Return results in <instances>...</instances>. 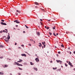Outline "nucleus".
<instances>
[{
	"mask_svg": "<svg viewBox=\"0 0 75 75\" xmlns=\"http://www.w3.org/2000/svg\"><path fill=\"white\" fill-rule=\"evenodd\" d=\"M8 38H5L7 40H6V39H4L5 41L6 42H8V40H9V39H10V36L9 35H8Z\"/></svg>",
	"mask_w": 75,
	"mask_h": 75,
	"instance_id": "obj_1",
	"label": "nucleus"
},
{
	"mask_svg": "<svg viewBox=\"0 0 75 75\" xmlns=\"http://www.w3.org/2000/svg\"><path fill=\"white\" fill-rule=\"evenodd\" d=\"M15 64H17V65H18L19 66H23V65L20 64L18 63V62H15Z\"/></svg>",
	"mask_w": 75,
	"mask_h": 75,
	"instance_id": "obj_2",
	"label": "nucleus"
},
{
	"mask_svg": "<svg viewBox=\"0 0 75 75\" xmlns=\"http://www.w3.org/2000/svg\"><path fill=\"white\" fill-rule=\"evenodd\" d=\"M35 60L36 62H39L40 60H39V59H38V58H36L35 59Z\"/></svg>",
	"mask_w": 75,
	"mask_h": 75,
	"instance_id": "obj_3",
	"label": "nucleus"
},
{
	"mask_svg": "<svg viewBox=\"0 0 75 75\" xmlns=\"http://www.w3.org/2000/svg\"><path fill=\"white\" fill-rule=\"evenodd\" d=\"M14 22H15V23H17L18 24H19L20 23V22L17 20H16L15 21H14Z\"/></svg>",
	"mask_w": 75,
	"mask_h": 75,
	"instance_id": "obj_4",
	"label": "nucleus"
},
{
	"mask_svg": "<svg viewBox=\"0 0 75 75\" xmlns=\"http://www.w3.org/2000/svg\"><path fill=\"white\" fill-rule=\"evenodd\" d=\"M1 24H2V25H7V24L5 23H4L3 22H1Z\"/></svg>",
	"mask_w": 75,
	"mask_h": 75,
	"instance_id": "obj_5",
	"label": "nucleus"
},
{
	"mask_svg": "<svg viewBox=\"0 0 75 75\" xmlns=\"http://www.w3.org/2000/svg\"><path fill=\"white\" fill-rule=\"evenodd\" d=\"M37 35H38V36H39L40 35V33L39 32H37L36 33Z\"/></svg>",
	"mask_w": 75,
	"mask_h": 75,
	"instance_id": "obj_6",
	"label": "nucleus"
},
{
	"mask_svg": "<svg viewBox=\"0 0 75 75\" xmlns=\"http://www.w3.org/2000/svg\"><path fill=\"white\" fill-rule=\"evenodd\" d=\"M22 56H24V57H26V55L25 54H21Z\"/></svg>",
	"mask_w": 75,
	"mask_h": 75,
	"instance_id": "obj_7",
	"label": "nucleus"
},
{
	"mask_svg": "<svg viewBox=\"0 0 75 75\" xmlns=\"http://www.w3.org/2000/svg\"><path fill=\"white\" fill-rule=\"evenodd\" d=\"M22 61H23V60H21V59H20L19 61H18V62H21Z\"/></svg>",
	"mask_w": 75,
	"mask_h": 75,
	"instance_id": "obj_8",
	"label": "nucleus"
},
{
	"mask_svg": "<svg viewBox=\"0 0 75 75\" xmlns=\"http://www.w3.org/2000/svg\"><path fill=\"white\" fill-rule=\"evenodd\" d=\"M39 44L40 45H39V47H41L42 46V44H41V43H40Z\"/></svg>",
	"mask_w": 75,
	"mask_h": 75,
	"instance_id": "obj_9",
	"label": "nucleus"
},
{
	"mask_svg": "<svg viewBox=\"0 0 75 75\" xmlns=\"http://www.w3.org/2000/svg\"><path fill=\"white\" fill-rule=\"evenodd\" d=\"M35 4H36V5H38L39 4V3H38V2H35Z\"/></svg>",
	"mask_w": 75,
	"mask_h": 75,
	"instance_id": "obj_10",
	"label": "nucleus"
},
{
	"mask_svg": "<svg viewBox=\"0 0 75 75\" xmlns=\"http://www.w3.org/2000/svg\"><path fill=\"white\" fill-rule=\"evenodd\" d=\"M34 69L35 70V71H38V69H37V68H35V67H34Z\"/></svg>",
	"mask_w": 75,
	"mask_h": 75,
	"instance_id": "obj_11",
	"label": "nucleus"
},
{
	"mask_svg": "<svg viewBox=\"0 0 75 75\" xmlns=\"http://www.w3.org/2000/svg\"><path fill=\"white\" fill-rule=\"evenodd\" d=\"M3 47H4L2 45H0V48H3Z\"/></svg>",
	"mask_w": 75,
	"mask_h": 75,
	"instance_id": "obj_12",
	"label": "nucleus"
},
{
	"mask_svg": "<svg viewBox=\"0 0 75 75\" xmlns=\"http://www.w3.org/2000/svg\"><path fill=\"white\" fill-rule=\"evenodd\" d=\"M72 63H71V62H69V64L71 65H72Z\"/></svg>",
	"mask_w": 75,
	"mask_h": 75,
	"instance_id": "obj_13",
	"label": "nucleus"
},
{
	"mask_svg": "<svg viewBox=\"0 0 75 75\" xmlns=\"http://www.w3.org/2000/svg\"><path fill=\"white\" fill-rule=\"evenodd\" d=\"M8 65H4V67H5V68H6V67H8Z\"/></svg>",
	"mask_w": 75,
	"mask_h": 75,
	"instance_id": "obj_14",
	"label": "nucleus"
},
{
	"mask_svg": "<svg viewBox=\"0 0 75 75\" xmlns=\"http://www.w3.org/2000/svg\"><path fill=\"white\" fill-rule=\"evenodd\" d=\"M42 43L43 45H44V44H45V42H44L43 43V42H42Z\"/></svg>",
	"mask_w": 75,
	"mask_h": 75,
	"instance_id": "obj_15",
	"label": "nucleus"
},
{
	"mask_svg": "<svg viewBox=\"0 0 75 75\" xmlns=\"http://www.w3.org/2000/svg\"><path fill=\"white\" fill-rule=\"evenodd\" d=\"M4 73L1 72H0V75H4Z\"/></svg>",
	"mask_w": 75,
	"mask_h": 75,
	"instance_id": "obj_16",
	"label": "nucleus"
},
{
	"mask_svg": "<svg viewBox=\"0 0 75 75\" xmlns=\"http://www.w3.org/2000/svg\"><path fill=\"white\" fill-rule=\"evenodd\" d=\"M59 62L60 63V64H61V63H62V62L61 60H59Z\"/></svg>",
	"mask_w": 75,
	"mask_h": 75,
	"instance_id": "obj_17",
	"label": "nucleus"
},
{
	"mask_svg": "<svg viewBox=\"0 0 75 75\" xmlns=\"http://www.w3.org/2000/svg\"><path fill=\"white\" fill-rule=\"evenodd\" d=\"M30 64L31 65H34V64H33V63H32V62H30Z\"/></svg>",
	"mask_w": 75,
	"mask_h": 75,
	"instance_id": "obj_18",
	"label": "nucleus"
},
{
	"mask_svg": "<svg viewBox=\"0 0 75 75\" xmlns=\"http://www.w3.org/2000/svg\"><path fill=\"white\" fill-rule=\"evenodd\" d=\"M61 47H63V48H64V45H61Z\"/></svg>",
	"mask_w": 75,
	"mask_h": 75,
	"instance_id": "obj_19",
	"label": "nucleus"
},
{
	"mask_svg": "<svg viewBox=\"0 0 75 75\" xmlns=\"http://www.w3.org/2000/svg\"><path fill=\"white\" fill-rule=\"evenodd\" d=\"M25 27H26V28H28V27L27 26V25H25Z\"/></svg>",
	"mask_w": 75,
	"mask_h": 75,
	"instance_id": "obj_20",
	"label": "nucleus"
},
{
	"mask_svg": "<svg viewBox=\"0 0 75 75\" xmlns=\"http://www.w3.org/2000/svg\"><path fill=\"white\" fill-rule=\"evenodd\" d=\"M53 35L54 36H56V37H57V35H55V33H53Z\"/></svg>",
	"mask_w": 75,
	"mask_h": 75,
	"instance_id": "obj_21",
	"label": "nucleus"
},
{
	"mask_svg": "<svg viewBox=\"0 0 75 75\" xmlns=\"http://www.w3.org/2000/svg\"><path fill=\"white\" fill-rule=\"evenodd\" d=\"M49 34L50 35H52V33H51V32H49Z\"/></svg>",
	"mask_w": 75,
	"mask_h": 75,
	"instance_id": "obj_22",
	"label": "nucleus"
},
{
	"mask_svg": "<svg viewBox=\"0 0 75 75\" xmlns=\"http://www.w3.org/2000/svg\"><path fill=\"white\" fill-rule=\"evenodd\" d=\"M15 14L16 15V16H18V13H15Z\"/></svg>",
	"mask_w": 75,
	"mask_h": 75,
	"instance_id": "obj_23",
	"label": "nucleus"
},
{
	"mask_svg": "<svg viewBox=\"0 0 75 75\" xmlns=\"http://www.w3.org/2000/svg\"><path fill=\"white\" fill-rule=\"evenodd\" d=\"M54 27H53L52 28L54 30H55V26H54Z\"/></svg>",
	"mask_w": 75,
	"mask_h": 75,
	"instance_id": "obj_24",
	"label": "nucleus"
},
{
	"mask_svg": "<svg viewBox=\"0 0 75 75\" xmlns=\"http://www.w3.org/2000/svg\"><path fill=\"white\" fill-rule=\"evenodd\" d=\"M1 21L2 22H4V20L2 19L1 20Z\"/></svg>",
	"mask_w": 75,
	"mask_h": 75,
	"instance_id": "obj_25",
	"label": "nucleus"
},
{
	"mask_svg": "<svg viewBox=\"0 0 75 75\" xmlns=\"http://www.w3.org/2000/svg\"><path fill=\"white\" fill-rule=\"evenodd\" d=\"M18 69H20V70H22V69H22L20 67H18Z\"/></svg>",
	"mask_w": 75,
	"mask_h": 75,
	"instance_id": "obj_26",
	"label": "nucleus"
},
{
	"mask_svg": "<svg viewBox=\"0 0 75 75\" xmlns=\"http://www.w3.org/2000/svg\"><path fill=\"white\" fill-rule=\"evenodd\" d=\"M65 66H66V67H67V66H68V65H67V63H65Z\"/></svg>",
	"mask_w": 75,
	"mask_h": 75,
	"instance_id": "obj_27",
	"label": "nucleus"
},
{
	"mask_svg": "<svg viewBox=\"0 0 75 75\" xmlns=\"http://www.w3.org/2000/svg\"><path fill=\"white\" fill-rule=\"evenodd\" d=\"M58 53L59 54H61V52H58Z\"/></svg>",
	"mask_w": 75,
	"mask_h": 75,
	"instance_id": "obj_28",
	"label": "nucleus"
},
{
	"mask_svg": "<svg viewBox=\"0 0 75 75\" xmlns=\"http://www.w3.org/2000/svg\"><path fill=\"white\" fill-rule=\"evenodd\" d=\"M56 61H57V62H59V60H57Z\"/></svg>",
	"mask_w": 75,
	"mask_h": 75,
	"instance_id": "obj_29",
	"label": "nucleus"
},
{
	"mask_svg": "<svg viewBox=\"0 0 75 75\" xmlns=\"http://www.w3.org/2000/svg\"><path fill=\"white\" fill-rule=\"evenodd\" d=\"M30 41H33V39H31L30 40Z\"/></svg>",
	"mask_w": 75,
	"mask_h": 75,
	"instance_id": "obj_30",
	"label": "nucleus"
},
{
	"mask_svg": "<svg viewBox=\"0 0 75 75\" xmlns=\"http://www.w3.org/2000/svg\"><path fill=\"white\" fill-rule=\"evenodd\" d=\"M53 69H57V67H56V68H53Z\"/></svg>",
	"mask_w": 75,
	"mask_h": 75,
	"instance_id": "obj_31",
	"label": "nucleus"
},
{
	"mask_svg": "<svg viewBox=\"0 0 75 75\" xmlns=\"http://www.w3.org/2000/svg\"><path fill=\"white\" fill-rule=\"evenodd\" d=\"M49 28H50V27H47V30H48V29H49Z\"/></svg>",
	"mask_w": 75,
	"mask_h": 75,
	"instance_id": "obj_32",
	"label": "nucleus"
},
{
	"mask_svg": "<svg viewBox=\"0 0 75 75\" xmlns=\"http://www.w3.org/2000/svg\"><path fill=\"white\" fill-rule=\"evenodd\" d=\"M47 21H48V22H50V20H48Z\"/></svg>",
	"mask_w": 75,
	"mask_h": 75,
	"instance_id": "obj_33",
	"label": "nucleus"
},
{
	"mask_svg": "<svg viewBox=\"0 0 75 75\" xmlns=\"http://www.w3.org/2000/svg\"><path fill=\"white\" fill-rule=\"evenodd\" d=\"M18 75H21V74L20 73H19L18 74Z\"/></svg>",
	"mask_w": 75,
	"mask_h": 75,
	"instance_id": "obj_34",
	"label": "nucleus"
},
{
	"mask_svg": "<svg viewBox=\"0 0 75 75\" xmlns=\"http://www.w3.org/2000/svg\"><path fill=\"white\" fill-rule=\"evenodd\" d=\"M40 21H42V19H40Z\"/></svg>",
	"mask_w": 75,
	"mask_h": 75,
	"instance_id": "obj_35",
	"label": "nucleus"
},
{
	"mask_svg": "<svg viewBox=\"0 0 75 75\" xmlns=\"http://www.w3.org/2000/svg\"><path fill=\"white\" fill-rule=\"evenodd\" d=\"M3 33V31H0V33Z\"/></svg>",
	"mask_w": 75,
	"mask_h": 75,
	"instance_id": "obj_36",
	"label": "nucleus"
},
{
	"mask_svg": "<svg viewBox=\"0 0 75 75\" xmlns=\"http://www.w3.org/2000/svg\"><path fill=\"white\" fill-rule=\"evenodd\" d=\"M6 33H8V31H6L5 32Z\"/></svg>",
	"mask_w": 75,
	"mask_h": 75,
	"instance_id": "obj_37",
	"label": "nucleus"
},
{
	"mask_svg": "<svg viewBox=\"0 0 75 75\" xmlns=\"http://www.w3.org/2000/svg\"><path fill=\"white\" fill-rule=\"evenodd\" d=\"M45 45H44V48H45Z\"/></svg>",
	"mask_w": 75,
	"mask_h": 75,
	"instance_id": "obj_38",
	"label": "nucleus"
},
{
	"mask_svg": "<svg viewBox=\"0 0 75 75\" xmlns=\"http://www.w3.org/2000/svg\"><path fill=\"white\" fill-rule=\"evenodd\" d=\"M68 49L70 50V47H68Z\"/></svg>",
	"mask_w": 75,
	"mask_h": 75,
	"instance_id": "obj_39",
	"label": "nucleus"
},
{
	"mask_svg": "<svg viewBox=\"0 0 75 75\" xmlns=\"http://www.w3.org/2000/svg\"><path fill=\"white\" fill-rule=\"evenodd\" d=\"M15 45H17V43H15Z\"/></svg>",
	"mask_w": 75,
	"mask_h": 75,
	"instance_id": "obj_40",
	"label": "nucleus"
},
{
	"mask_svg": "<svg viewBox=\"0 0 75 75\" xmlns=\"http://www.w3.org/2000/svg\"><path fill=\"white\" fill-rule=\"evenodd\" d=\"M70 66H71V67H73V66L72 65H70Z\"/></svg>",
	"mask_w": 75,
	"mask_h": 75,
	"instance_id": "obj_41",
	"label": "nucleus"
},
{
	"mask_svg": "<svg viewBox=\"0 0 75 75\" xmlns=\"http://www.w3.org/2000/svg\"><path fill=\"white\" fill-rule=\"evenodd\" d=\"M18 13H21V12L20 11H19Z\"/></svg>",
	"mask_w": 75,
	"mask_h": 75,
	"instance_id": "obj_42",
	"label": "nucleus"
},
{
	"mask_svg": "<svg viewBox=\"0 0 75 75\" xmlns=\"http://www.w3.org/2000/svg\"><path fill=\"white\" fill-rule=\"evenodd\" d=\"M16 11H17V12H18H18H19V11H18V10H16Z\"/></svg>",
	"mask_w": 75,
	"mask_h": 75,
	"instance_id": "obj_43",
	"label": "nucleus"
},
{
	"mask_svg": "<svg viewBox=\"0 0 75 75\" xmlns=\"http://www.w3.org/2000/svg\"><path fill=\"white\" fill-rule=\"evenodd\" d=\"M57 57H58V56H59V55L58 54H57Z\"/></svg>",
	"mask_w": 75,
	"mask_h": 75,
	"instance_id": "obj_44",
	"label": "nucleus"
},
{
	"mask_svg": "<svg viewBox=\"0 0 75 75\" xmlns=\"http://www.w3.org/2000/svg\"><path fill=\"white\" fill-rule=\"evenodd\" d=\"M74 54H75V51H74Z\"/></svg>",
	"mask_w": 75,
	"mask_h": 75,
	"instance_id": "obj_45",
	"label": "nucleus"
},
{
	"mask_svg": "<svg viewBox=\"0 0 75 75\" xmlns=\"http://www.w3.org/2000/svg\"><path fill=\"white\" fill-rule=\"evenodd\" d=\"M45 28H47V27L46 26H45Z\"/></svg>",
	"mask_w": 75,
	"mask_h": 75,
	"instance_id": "obj_46",
	"label": "nucleus"
},
{
	"mask_svg": "<svg viewBox=\"0 0 75 75\" xmlns=\"http://www.w3.org/2000/svg\"><path fill=\"white\" fill-rule=\"evenodd\" d=\"M52 61H50V63H52Z\"/></svg>",
	"mask_w": 75,
	"mask_h": 75,
	"instance_id": "obj_47",
	"label": "nucleus"
},
{
	"mask_svg": "<svg viewBox=\"0 0 75 75\" xmlns=\"http://www.w3.org/2000/svg\"><path fill=\"white\" fill-rule=\"evenodd\" d=\"M3 32H6V31L5 30H4L3 31Z\"/></svg>",
	"mask_w": 75,
	"mask_h": 75,
	"instance_id": "obj_48",
	"label": "nucleus"
},
{
	"mask_svg": "<svg viewBox=\"0 0 75 75\" xmlns=\"http://www.w3.org/2000/svg\"><path fill=\"white\" fill-rule=\"evenodd\" d=\"M25 33V31H24L23 32V33Z\"/></svg>",
	"mask_w": 75,
	"mask_h": 75,
	"instance_id": "obj_49",
	"label": "nucleus"
},
{
	"mask_svg": "<svg viewBox=\"0 0 75 75\" xmlns=\"http://www.w3.org/2000/svg\"><path fill=\"white\" fill-rule=\"evenodd\" d=\"M28 45H30V46H31V44H29Z\"/></svg>",
	"mask_w": 75,
	"mask_h": 75,
	"instance_id": "obj_50",
	"label": "nucleus"
},
{
	"mask_svg": "<svg viewBox=\"0 0 75 75\" xmlns=\"http://www.w3.org/2000/svg\"><path fill=\"white\" fill-rule=\"evenodd\" d=\"M40 24H41V25H42V23H41V22H40Z\"/></svg>",
	"mask_w": 75,
	"mask_h": 75,
	"instance_id": "obj_51",
	"label": "nucleus"
},
{
	"mask_svg": "<svg viewBox=\"0 0 75 75\" xmlns=\"http://www.w3.org/2000/svg\"><path fill=\"white\" fill-rule=\"evenodd\" d=\"M5 30H6V31H7V29H5Z\"/></svg>",
	"mask_w": 75,
	"mask_h": 75,
	"instance_id": "obj_52",
	"label": "nucleus"
},
{
	"mask_svg": "<svg viewBox=\"0 0 75 75\" xmlns=\"http://www.w3.org/2000/svg\"><path fill=\"white\" fill-rule=\"evenodd\" d=\"M18 26V25H16V27H17Z\"/></svg>",
	"mask_w": 75,
	"mask_h": 75,
	"instance_id": "obj_53",
	"label": "nucleus"
},
{
	"mask_svg": "<svg viewBox=\"0 0 75 75\" xmlns=\"http://www.w3.org/2000/svg\"><path fill=\"white\" fill-rule=\"evenodd\" d=\"M56 35H58V34L57 33V34H56Z\"/></svg>",
	"mask_w": 75,
	"mask_h": 75,
	"instance_id": "obj_54",
	"label": "nucleus"
},
{
	"mask_svg": "<svg viewBox=\"0 0 75 75\" xmlns=\"http://www.w3.org/2000/svg\"><path fill=\"white\" fill-rule=\"evenodd\" d=\"M10 75H12V74H11V73H10Z\"/></svg>",
	"mask_w": 75,
	"mask_h": 75,
	"instance_id": "obj_55",
	"label": "nucleus"
},
{
	"mask_svg": "<svg viewBox=\"0 0 75 75\" xmlns=\"http://www.w3.org/2000/svg\"><path fill=\"white\" fill-rule=\"evenodd\" d=\"M71 52H70V54H71Z\"/></svg>",
	"mask_w": 75,
	"mask_h": 75,
	"instance_id": "obj_56",
	"label": "nucleus"
},
{
	"mask_svg": "<svg viewBox=\"0 0 75 75\" xmlns=\"http://www.w3.org/2000/svg\"><path fill=\"white\" fill-rule=\"evenodd\" d=\"M22 47H23L24 46V45H21Z\"/></svg>",
	"mask_w": 75,
	"mask_h": 75,
	"instance_id": "obj_57",
	"label": "nucleus"
},
{
	"mask_svg": "<svg viewBox=\"0 0 75 75\" xmlns=\"http://www.w3.org/2000/svg\"><path fill=\"white\" fill-rule=\"evenodd\" d=\"M61 67H62V68H63V66H61Z\"/></svg>",
	"mask_w": 75,
	"mask_h": 75,
	"instance_id": "obj_58",
	"label": "nucleus"
},
{
	"mask_svg": "<svg viewBox=\"0 0 75 75\" xmlns=\"http://www.w3.org/2000/svg\"><path fill=\"white\" fill-rule=\"evenodd\" d=\"M0 58H3V57H0Z\"/></svg>",
	"mask_w": 75,
	"mask_h": 75,
	"instance_id": "obj_59",
	"label": "nucleus"
},
{
	"mask_svg": "<svg viewBox=\"0 0 75 75\" xmlns=\"http://www.w3.org/2000/svg\"><path fill=\"white\" fill-rule=\"evenodd\" d=\"M73 70H75V69H74Z\"/></svg>",
	"mask_w": 75,
	"mask_h": 75,
	"instance_id": "obj_60",
	"label": "nucleus"
},
{
	"mask_svg": "<svg viewBox=\"0 0 75 75\" xmlns=\"http://www.w3.org/2000/svg\"><path fill=\"white\" fill-rule=\"evenodd\" d=\"M67 63H68V62L67 61Z\"/></svg>",
	"mask_w": 75,
	"mask_h": 75,
	"instance_id": "obj_61",
	"label": "nucleus"
},
{
	"mask_svg": "<svg viewBox=\"0 0 75 75\" xmlns=\"http://www.w3.org/2000/svg\"><path fill=\"white\" fill-rule=\"evenodd\" d=\"M42 48L43 49V46L42 47Z\"/></svg>",
	"mask_w": 75,
	"mask_h": 75,
	"instance_id": "obj_62",
	"label": "nucleus"
},
{
	"mask_svg": "<svg viewBox=\"0 0 75 75\" xmlns=\"http://www.w3.org/2000/svg\"><path fill=\"white\" fill-rule=\"evenodd\" d=\"M61 69H59V70H61Z\"/></svg>",
	"mask_w": 75,
	"mask_h": 75,
	"instance_id": "obj_63",
	"label": "nucleus"
},
{
	"mask_svg": "<svg viewBox=\"0 0 75 75\" xmlns=\"http://www.w3.org/2000/svg\"><path fill=\"white\" fill-rule=\"evenodd\" d=\"M55 48H56V46H55Z\"/></svg>",
	"mask_w": 75,
	"mask_h": 75,
	"instance_id": "obj_64",
	"label": "nucleus"
}]
</instances>
